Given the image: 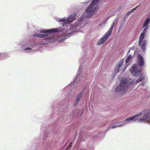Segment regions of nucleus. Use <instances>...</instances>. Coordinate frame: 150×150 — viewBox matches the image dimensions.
<instances>
[{
    "label": "nucleus",
    "instance_id": "obj_14",
    "mask_svg": "<svg viewBox=\"0 0 150 150\" xmlns=\"http://www.w3.org/2000/svg\"><path fill=\"white\" fill-rule=\"evenodd\" d=\"M144 79V76H139L138 79L136 80V82L137 83H139V82L142 81Z\"/></svg>",
    "mask_w": 150,
    "mask_h": 150
},
{
    "label": "nucleus",
    "instance_id": "obj_16",
    "mask_svg": "<svg viewBox=\"0 0 150 150\" xmlns=\"http://www.w3.org/2000/svg\"><path fill=\"white\" fill-rule=\"evenodd\" d=\"M132 57V55L131 54L129 55L127 58L126 60V63H127L131 59V58Z\"/></svg>",
    "mask_w": 150,
    "mask_h": 150
},
{
    "label": "nucleus",
    "instance_id": "obj_17",
    "mask_svg": "<svg viewBox=\"0 0 150 150\" xmlns=\"http://www.w3.org/2000/svg\"><path fill=\"white\" fill-rule=\"evenodd\" d=\"M125 124V123H124L123 124H122V125H115V126H112L111 128L112 129H113V128H115V127H122V126L124 125Z\"/></svg>",
    "mask_w": 150,
    "mask_h": 150
},
{
    "label": "nucleus",
    "instance_id": "obj_24",
    "mask_svg": "<svg viewBox=\"0 0 150 150\" xmlns=\"http://www.w3.org/2000/svg\"><path fill=\"white\" fill-rule=\"evenodd\" d=\"M127 16L126 15L124 17V20H125L126 19V18H127Z\"/></svg>",
    "mask_w": 150,
    "mask_h": 150
},
{
    "label": "nucleus",
    "instance_id": "obj_10",
    "mask_svg": "<svg viewBox=\"0 0 150 150\" xmlns=\"http://www.w3.org/2000/svg\"><path fill=\"white\" fill-rule=\"evenodd\" d=\"M150 22V17L146 18L144 22L142 28H144L145 27H149V24Z\"/></svg>",
    "mask_w": 150,
    "mask_h": 150
},
{
    "label": "nucleus",
    "instance_id": "obj_4",
    "mask_svg": "<svg viewBox=\"0 0 150 150\" xmlns=\"http://www.w3.org/2000/svg\"><path fill=\"white\" fill-rule=\"evenodd\" d=\"M115 25V22H113L108 31L104 35L103 38L100 39L98 41L97 44L101 45L103 44L110 36L114 26Z\"/></svg>",
    "mask_w": 150,
    "mask_h": 150
},
{
    "label": "nucleus",
    "instance_id": "obj_12",
    "mask_svg": "<svg viewBox=\"0 0 150 150\" xmlns=\"http://www.w3.org/2000/svg\"><path fill=\"white\" fill-rule=\"evenodd\" d=\"M123 59H122L120 60L118 62V65L117 67V69L118 72H119L120 67L123 65Z\"/></svg>",
    "mask_w": 150,
    "mask_h": 150
},
{
    "label": "nucleus",
    "instance_id": "obj_7",
    "mask_svg": "<svg viewBox=\"0 0 150 150\" xmlns=\"http://www.w3.org/2000/svg\"><path fill=\"white\" fill-rule=\"evenodd\" d=\"M58 30L57 28L51 29L49 30H42L40 31V33H56L58 31Z\"/></svg>",
    "mask_w": 150,
    "mask_h": 150
},
{
    "label": "nucleus",
    "instance_id": "obj_6",
    "mask_svg": "<svg viewBox=\"0 0 150 150\" xmlns=\"http://www.w3.org/2000/svg\"><path fill=\"white\" fill-rule=\"evenodd\" d=\"M130 71L132 74L136 77H138L141 72V70L137 69L136 64H134L132 66V69H130Z\"/></svg>",
    "mask_w": 150,
    "mask_h": 150
},
{
    "label": "nucleus",
    "instance_id": "obj_9",
    "mask_svg": "<svg viewBox=\"0 0 150 150\" xmlns=\"http://www.w3.org/2000/svg\"><path fill=\"white\" fill-rule=\"evenodd\" d=\"M83 92H80V93L78 95L76 98V102L74 103V105H78L79 101L81 100V98L82 97L83 95Z\"/></svg>",
    "mask_w": 150,
    "mask_h": 150
},
{
    "label": "nucleus",
    "instance_id": "obj_15",
    "mask_svg": "<svg viewBox=\"0 0 150 150\" xmlns=\"http://www.w3.org/2000/svg\"><path fill=\"white\" fill-rule=\"evenodd\" d=\"M49 41L50 42H52L54 41L55 40V38L54 37H52L50 38L48 37Z\"/></svg>",
    "mask_w": 150,
    "mask_h": 150
},
{
    "label": "nucleus",
    "instance_id": "obj_3",
    "mask_svg": "<svg viewBox=\"0 0 150 150\" xmlns=\"http://www.w3.org/2000/svg\"><path fill=\"white\" fill-rule=\"evenodd\" d=\"M99 0H93L91 4L87 8L85 12L90 14L91 16L94 12L96 11L98 9V6L96 5L99 2Z\"/></svg>",
    "mask_w": 150,
    "mask_h": 150
},
{
    "label": "nucleus",
    "instance_id": "obj_25",
    "mask_svg": "<svg viewBox=\"0 0 150 150\" xmlns=\"http://www.w3.org/2000/svg\"><path fill=\"white\" fill-rule=\"evenodd\" d=\"M31 48H29V47H27V48H25V49H24V50H31Z\"/></svg>",
    "mask_w": 150,
    "mask_h": 150
},
{
    "label": "nucleus",
    "instance_id": "obj_21",
    "mask_svg": "<svg viewBox=\"0 0 150 150\" xmlns=\"http://www.w3.org/2000/svg\"><path fill=\"white\" fill-rule=\"evenodd\" d=\"M48 36L47 34H41V38L46 37Z\"/></svg>",
    "mask_w": 150,
    "mask_h": 150
},
{
    "label": "nucleus",
    "instance_id": "obj_22",
    "mask_svg": "<svg viewBox=\"0 0 150 150\" xmlns=\"http://www.w3.org/2000/svg\"><path fill=\"white\" fill-rule=\"evenodd\" d=\"M71 142H70L69 145L68 146V147H69V148H70L72 146V144L74 143V141H71Z\"/></svg>",
    "mask_w": 150,
    "mask_h": 150
},
{
    "label": "nucleus",
    "instance_id": "obj_26",
    "mask_svg": "<svg viewBox=\"0 0 150 150\" xmlns=\"http://www.w3.org/2000/svg\"><path fill=\"white\" fill-rule=\"evenodd\" d=\"M137 8V6H136L135 8L132 9V10L134 11V10H135Z\"/></svg>",
    "mask_w": 150,
    "mask_h": 150
},
{
    "label": "nucleus",
    "instance_id": "obj_1",
    "mask_svg": "<svg viewBox=\"0 0 150 150\" xmlns=\"http://www.w3.org/2000/svg\"><path fill=\"white\" fill-rule=\"evenodd\" d=\"M142 114V116L140 119V120L142 122H148L150 118V110H143L142 112H139L136 115L131 116L125 119V121H130L134 120L136 117L140 116Z\"/></svg>",
    "mask_w": 150,
    "mask_h": 150
},
{
    "label": "nucleus",
    "instance_id": "obj_8",
    "mask_svg": "<svg viewBox=\"0 0 150 150\" xmlns=\"http://www.w3.org/2000/svg\"><path fill=\"white\" fill-rule=\"evenodd\" d=\"M138 57V63L139 66L141 67L143 66L144 64V62L143 57L141 55L139 54Z\"/></svg>",
    "mask_w": 150,
    "mask_h": 150
},
{
    "label": "nucleus",
    "instance_id": "obj_5",
    "mask_svg": "<svg viewBox=\"0 0 150 150\" xmlns=\"http://www.w3.org/2000/svg\"><path fill=\"white\" fill-rule=\"evenodd\" d=\"M76 16L75 14H72L70 15L67 19L62 18L59 21L64 22V23L63 24V25H64V24L65 25L69 24L71 22L73 21L74 19H75Z\"/></svg>",
    "mask_w": 150,
    "mask_h": 150
},
{
    "label": "nucleus",
    "instance_id": "obj_19",
    "mask_svg": "<svg viewBox=\"0 0 150 150\" xmlns=\"http://www.w3.org/2000/svg\"><path fill=\"white\" fill-rule=\"evenodd\" d=\"M134 11L132 10V9L131 11H130L128 12L126 14V15L128 16V15H130Z\"/></svg>",
    "mask_w": 150,
    "mask_h": 150
},
{
    "label": "nucleus",
    "instance_id": "obj_2",
    "mask_svg": "<svg viewBox=\"0 0 150 150\" xmlns=\"http://www.w3.org/2000/svg\"><path fill=\"white\" fill-rule=\"evenodd\" d=\"M128 88V83L126 79L123 80L117 86L115 90V92L118 93L117 94L122 96L125 93Z\"/></svg>",
    "mask_w": 150,
    "mask_h": 150
},
{
    "label": "nucleus",
    "instance_id": "obj_23",
    "mask_svg": "<svg viewBox=\"0 0 150 150\" xmlns=\"http://www.w3.org/2000/svg\"><path fill=\"white\" fill-rule=\"evenodd\" d=\"M144 84V83H141L138 86H143Z\"/></svg>",
    "mask_w": 150,
    "mask_h": 150
},
{
    "label": "nucleus",
    "instance_id": "obj_28",
    "mask_svg": "<svg viewBox=\"0 0 150 150\" xmlns=\"http://www.w3.org/2000/svg\"><path fill=\"white\" fill-rule=\"evenodd\" d=\"M117 69V68H116ZM117 71V70H116V71Z\"/></svg>",
    "mask_w": 150,
    "mask_h": 150
},
{
    "label": "nucleus",
    "instance_id": "obj_27",
    "mask_svg": "<svg viewBox=\"0 0 150 150\" xmlns=\"http://www.w3.org/2000/svg\"><path fill=\"white\" fill-rule=\"evenodd\" d=\"M90 142H91V144H93V142H92V141H90Z\"/></svg>",
    "mask_w": 150,
    "mask_h": 150
},
{
    "label": "nucleus",
    "instance_id": "obj_18",
    "mask_svg": "<svg viewBox=\"0 0 150 150\" xmlns=\"http://www.w3.org/2000/svg\"><path fill=\"white\" fill-rule=\"evenodd\" d=\"M144 29L142 31V33H144L145 34V33H146L147 29L149 28L148 27H145L144 28Z\"/></svg>",
    "mask_w": 150,
    "mask_h": 150
},
{
    "label": "nucleus",
    "instance_id": "obj_13",
    "mask_svg": "<svg viewBox=\"0 0 150 150\" xmlns=\"http://www.w3.org/2000/svg\"><path fill=\"white\" fill-rule=\"evenodd\" d=\"M145 34L144 33H142L140 34L139 40V42H141L142 41V40L144 38Z\"/></svg>",
    "mask_w": 150,
    "mask_h": 150
},
{
    "label": "nucleus",
    "instance_id": "obj_20",
    "mask_svg": "<svg viewBox=\"0 0 150 150\" xmlns=\"http://www.w3.org/2000/svg\"><path fill=\"white\" fill-rule=\"evenodd\" d=\"M41 34H34L33 35V36L35 37H40L41 38Z\"/></svg>",
    "mask_w": 150,
    "mask_h": 150
},
{
    "label": "nucleus",
    "instance_id": "obj_11",
    "mask_svg": "<svg viewBox=\"0 0 150 150\" xmlns=\"http://www.w3.org/2000/svg\"><path fill=\"white\" fill-rule=\"evenodd\" d=\"M146 43V41L143 40L142 42H139V45L141 47V48L143 51L145 50Z\"/></svg>",
    "mask_w": 150,
    "mask_h": 150
}]
</instances>
